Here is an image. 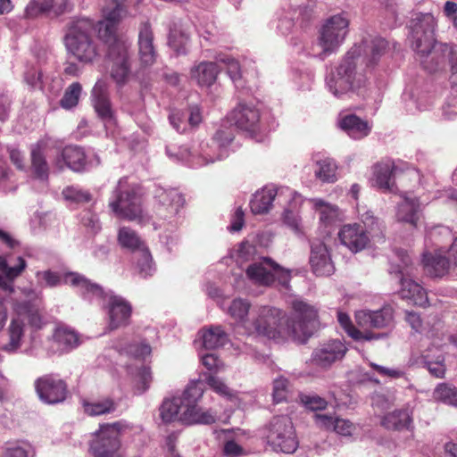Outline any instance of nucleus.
<instances>
[{
  "label": "nucleus",
  "mask_w": 457,
  "mask_h": 457,
  "mask_svg": "<svg viewBox=\"0 0 457 457\" xmlns=\"http://www.w3.org/2000/svg\"><path fill=\"white\" fill-rule=\"evenodd\" d=\"M54 339L63 351L71 350L81 343L79 335L74 329L66 326L56 328L54 333Z\"/></svg>",
  "instance_id": "obj_39"
},
{
  "label": "nucleus",
  "mask_w": 457,
  "mask_h": 457,
  "mask_svg": "<svg viewBox=\"0 0 457 457\" xmlns=\"http://www.w3.org/2000/svg\"><path fill=\"white\" fill-rule=\"evenodd\" d=\"M54 9L56 14L63 13L71 9L68 0H30L25 8L24 17L35 19Z\"/></svg>",
  "instance_id": "obj_25"
},
{
  "label": "nucleus",
  "mask_w": 457,
  "mask_h": 457,
  "mask_svg": "<svg viewBox=\"0 0 457 457\" xmlns=\"http://www.w3.org/2000/svg\"><path fill=\"white\" fill-rule=\"evenodd\" d=\"M397 167L392 160H383L372 166L374 186L383 193L397 194Z\"/></svg>",
  "instance_id": "obj_18"
},
{
  "label": "nucleus",
  "mask_w": 457,
  "mask_h": 457,
  "mask_svg": "<svg viewBox=\"0 0 457 457\" xmlns=\"http://www.w3.org/2000/svg\"><path fill=\"white\" fill-rule=\"evenodd\" d=\"M395 182L398 186L397 194L403 200H411L410 195L412 194L420 183V173L414 167H397V174H395Z\"/></svg>",
  "instance_id": "obj_21"
},
{
  "label": "nucleus",
  "mask_w": 457,
  "mask_h": 457,
  "mask_svg": "<svg viewBox=\"0 0 457 457\" xmlns=\"http://www.w3.org/2000/svg\"><path fill=\"white\" fill-rule=\"evenodd\" d=\"M350 21L347 12H342L328 18L320 29L318 44L324 55L335 52L344 42Z\"/></svg>",
  "instance_id": "obj_9"
},
{
  "label": "nucleus",
  "mask_w": 457,
  "mask_h": 457,
  "mask_svg": "<svg viewBox=\"0 0 457 457\" xmlns=\"http://www.w3.org/2000/svg\"><path fill=\"white\" fill-rule=\"evenodd\" d=\"M138 54L141 64L150 66L157 58L154 46V33L148 21L142 22L138 32Z\"/></svg>",
  "instance_id": "obj_20"
},
{
  "label": "nucleus",
  "mask_w": 457,
  "mask_h": 457,
  "mask_svg": "<svg viewBox=\"0 0 457 457\" xmlns=\"http://www.w3.org/2000/svg\"><path fill=\"white\" fill-rule=\"evenodd\" d=\"M288 391V381L285 378H278L273 382V398L276 403H280L287 399Z\"/></svg>",
  "instance_id": "obj_55"
},
{
  "label": "nucleus",
  "mask_w": 457,
  "mask_h": 457,
  "mask_svg": "<svg viewBox=\"0 0 457 457\" xmlns=\"http://www.w3.org/2000/svg\"><path fill=\"white\" fill-rule=\"evenodd\" d=\"M82 87L79 82L71 83L65 90L63 96L60 100L62 108L70 110L78 105Z\"/></svg>",
  "instance_id": "obj_48"
},
{
  "label": "nucleus",
  "mask_w": 457,
  "mask_h": 457,
  "mask_svg": "<svg viewBox=\"0 0 457 457\" xmlns=\"http://www.w3.org/2000/svg\"><path fill=\"white\" fill-rule=\"evenodd\" d=\"M267 440L275 451L285 453H293L298 446L293 424L287 416H277L271 420Z\"/></svg>",
  "instance_id": "obj_10"
},
{
  "label": "nucleus",
  "mask_w": 457,
  "mask_h": 457,
  "mask_svg": "<svg viewBox=\"0 0 457 457\" xmlns=\"http://www.w3.org/2000/svg\"><path fill=\"white\" fill-rule=\"evenodd\" d=\"M421 215V210L418 202H400L396 207V219L399 222H404L417 226V221Z\"/></svg>",
  "instance_id": "obj_38"
},
{
  "label": "nucleus",
  "mask_w": 457,
  "mask_h": 457,
  "mask_svg": "<svg viewBox=\"0 0 457 457\" xmlns=\"http://www.w3.org/2000/svg\"><path fill=\"white\" fill-rule=\"evenodd\" d=\"M256 249L253 244L242 242L237 249V261L239 263L256 262Z\"/></svg>",
  "instance_id": "obj_53"
},
{
  "label": "nucleus",
  "mask_w": 457,
  "mask_h": 457,
  "mask_svg": "<svg viewBox=\"0 0 457 457\" xmlns=\"http://www.w3.org/2000/svg\"><path fill=\"white\" fill-rule=\"evenodd\" d=\"M339 125L353 139H361L367 137L371 130L369 122L355 114L345 115L340 120Z\"/></svg>",
  "instance_id": "obj_33"
},
{
  "label": "nucleus",
  "mask_w": 457,
  "mask_h": 457,
  "mask_svg": "<svg viewBox=\"0 0 457 457\" xmlns=\"http://www.w3.org/2000/svg\"><path fill=\"white\" fill-rule=\"evenodd\" d=\"M204 395L201 382H195L184 390L182 423L187 425H211L216 422L217 415L212 409H204L198 403Z\"/></svg>",
  "instance_id": "obj_7"
},
{
  "label": "nucleus",
  "mask_w": 457,
  "mask_h": 457,
  "mask_svg": "<svg viewBox=\"0 0 457 457\" xmlns=\"http://www.w3.org/2000/svg\"><path fill=\"white\" fill-rule=\"evenodd\" d=\"M343 245L353 252L362 250L369 242V237L363 227L359 224L345 225L338 233Z\"/></svg>",
  "instance_id": "obj_24"
},
{
  "label": "nucleus",
  "mask_w": 457,
  "mask_h": 457,
  "mask_svg": "<svg viewBox=\"0 0 457 457\" xmlns=\"http://www.w3.org/2000/svg\"><path fill=\"white\" fill-rule=\"evenodd\" d=\"M318 170H315L316 177L326 183H334L337 181V166L334 160L326 158L317 162Z\"/></svg>",
  "instance_id": "obj_44"
},
{
  "label": "nucleus",
  "mask_w": 457,
  "mask_h": 457,
  "mask_svg": "<svg viewBox=\"0 0 457 457\" xmlns=\"http://www.w3.org/2000/svg\"><path fill=\"white\" fill-rule=\"evenodd\" d=\"M446 58L451 68L452 82L457 84V45L447 43L436 44L428 57L421 60V64L427 71L434 73L445 69Z\"/></svg>",
  "instance_id": "obj_12"
},
{
  "label": "nucleus",
  "mask_w": 457,
  "mask_h": 457,
  "mask_svg": "<svg viewBox=\"0 0 457 457\" xmlns=\"http://www.w3.org/2000/svg\"><path fill=\"white\" fill-rule=\"evenodd\" d=\"M152 382V373L150 370V368L148 367H142L137 374L136 378V392L137 394H143L145 393L150 386V384Z\"/></svg>",
  "instance_id": "obj_54"
},
{
  "label": "nucleus",
  "mask_w": 457,
  "mask_h": 457,
  "mask_svg": "<svg viewBox=\"0 0 457 457\" xmlns=\"http://www.w3.org/2000/svg\"><path fill=\"white\" fill-rule=\"evenodd\" d=\"M121 422L102 424L95 433L90 451L95 457H123L120 436Z\"/></svg>",
  "instance_id": "obj_8"
},
{
  "label": "nucleus",
  "mask_w": 457,
  "mask_h": 457,
  "mask_svg": "<svg viewBox=\"0 0 457 457\" xmlns=\"http://www.w3.org/2000/svg\"><path fill=\"white\" fill-rule=\"evenodd\" d=\"M60 160H62L66 166L74 171L83 170L87 164L84 150L77 145L65 146L61 153L60 159L57 160V164Z\"/></svg>",
  "instance_id": "obj_37"
},
{
  "label": "nucleus",
  "mask_w": 457,
  "mask_h": 457,
  "mask_svg": "<svg viewBox=\"0 0 457 457\" xmlns=\"http://www.w3.org/2000/svg\"><path fill=\"white\" fill-rule=\"evenodd\" d=\"M310 263L312 271L318 276H328L334 270L327 246L320 241L312 244Z\"/></svg>",
  "instance_id": "obj_22"
},
{
  "label": "nucleus",
  "mask_w": 457,
  "mask_h": 457,
  "mask_svg": "<svg viewBox=\"0 0 457 457\" xmlns=\"http://www.w3.org/2000/svg\"><path fill=\"white\" fill-rule=\"evenodd\" d=\"M206 383L210 386L211 388H212L214 392L222 396L229 397L232 395V391L229 389V387L215 376L209 375L206 378Z\"/></svg>",
  "instance_id": "obj_57"
},
{
  "label": "nucleus",
  "mask_w": 457,
  "mask_h": 457,
  "mask_svg": "<svg viewBox=\"0 0 457 457\" xmlns=\"http://www.w3.org/2000/svg\"><path fill=\"white\" fill-rule=\"evenodd\" d=\"M316 424L326 430H334L337 417L328 414H315Z\"/></svg>",
  "instance_id": "obj_63"
},
{
  "label": "nucleus",
  "mask_w": 457,
  "mask_h": 457,
  "mask_svg": "<svg viewBox=\"0 0 457 457\" xmlns=\"http://www.w3.org/2000/svg\"><path fill=\"white\" fill-rule=\"evenodd\" d=\"M255 196L257 200H275V197L288 198L295 200L298 196L297 193L287 187H277L275 184H267L260 190H257Z\"/></svg>",
  "instance_id": "obj_40"
},
{
  "label": "nucleus",
  "mask_w": 457,
  "mask_h": 457,
  "mask_svg": "<svg viewBox=\"0 0 457 457\" xmlns=\"http://www.w3.org/2000/svg\"><path fill=\"white\" fill-rule=\"evenodd\" d=\"M348 348L339 339H332L317 346L312 353L311 361L313 365L328 369L333 363L343 360Z\"/></svg>",
  "instance_id": "obj_14"
},
{
  "label": "nucleus",
  "mask_w": 457,
  "mask_h": 457,
  "mask_svg": "<svg viewBox=\"0 0 457 457\" xmlns=\"http://www.w3.org/2000/svg\"><path fill=\"white\" fill-rule=\"evenodd\" d=\"M355 430V426L348 420L337 418L334 430L339 435L348 436H351Z\"/></svg>",
  "instance_id": "obj_62"
},
{
  "label": "nucleus",
  "mask_w": 457,
  "mask_h": 457,
  "mask_svg": "<svg viewBox=\"0 0 457 457\" xmlns=\"http://www.w3.org/2000/svg\"><path fill=\"white\" fill-rule=\"evenodd\" d=\"M188 41V38L183 33L177 31H171L169 36V45L178 54L185 53V46Z\"/></svg>",
  "instance_id": "obj_58"
},
{
  "label": "nucleus",
  "mask_w": 457,
  "mask_h": 457,
  "mask_svg": "<svg viewBox=\"0 0 457 457\" xmlns=\"http://www.w3.org/2000/svg\"><path fill=\"white\" fill-rule=\"evenodd\" d=\"M64 200H90L91 195L78 187L69 186L62 190Z\"/></svg>",
  "instance_id": "obj_56"
},
{
  "label": "nucleus",
  "mask_w": 457,
  "mask_h": 457,
  "mask_svg": "<svg viewBox=\"0 0 457 457\" xmlns=\"http://www.w3.org/2000/svg\"><path fill=\"white\" fill-rule=\"evenodd\" d=\"M109 207L118 218L138 223H145L149 220L137 202H111Z\"/></svg>",
  "instance_id": "obj_26"
},
{
  "label": "nucleus",
  "mask_w": 457,
  "mask_h": 457,
  "mask_svg": "<svg viewBox=\"0 0 457 457\" xmlns=\"http://www.w3.org/2000/svg\"><path fill=\"white\" fill-rule=\"evenodd\" d=\"M203 365L211 371L219 372L223 370V363L213 353L202 356Z\"/></svg>",
  "instance_id": "obj_61"
},
{
  "label": "nucleus",
  "mask_w": 457,
  "mask_h": 457,
  "mask_svg": "<svg viewBox=\"0 0 457 457\" xmlns=\"http://www.w3.org/2000/svg\"><path fill=\"white\" fill-rule=\"evenodd\" d=\"M228 119L237 128L251 136L260 130V112L253 105L239 104L232 110Z\"/></svg>",
  "instance_id": "obj_17"
},
{
  "label": "nucleus",
  "mask_w": 457,
  "mask_h": 457,
  "mask_svg": "<svg viewBox=\"0 0 457 457\" xmlns=\"http://www.w3.org/2000/svg\"><path fill=\"white\" fill-rule=\"evenodd\" d=\"M315 211L319 212L320 221L325 224H330L340 218L339 209L328 202H316Z\"/></svg>",
  "instance_id": "obj_47"
},
{
  "label": "nucleus",
  "mask_w": 457,
  "mask_h": 457,
  "mask_svg": "<svg viewBox=\"0 0 457 457\" xmlns=\"http://www.w3.org/2000/svg\"><path fill=\"white\" fill-rule=\"evenodd\" d=\"M108 55L112 62V78L119 84L124 83L130 70L128 46L120 45L113 54Z\"/></svg>",
  "instance_id": "obj_27"
},
{
  "label": "nucleus",
  "mask_w": 457,
  "mask_h": 457,
  "mask_svg": "<svg viewBox=\"0 0 457 457\" xmlns=\"http://www.w3.org/2000/svg\"><path fill=\"white\" fill-rule=\"evenodd\" d=\"M151 352V346L145 342L140 344H132L128 347V353L138 359L145 358L150 355Z\"/></svg>",
  "instance_id": "obj_59"
},
{
  "label": "nucleus",
  "mask_w": 457,
  "mask_h": 457,
  "mask_svg": "<svg viewBox=\"0 0 457 457\" xmlns=\"http://www.w3.org/2000/svg\"><path fill=\"white\" fill-rule=\"evenodd\" d=\"M219 72L216 62H202L191 69L190 76L199 86L210 87L216 81Z\"/></svg>",
  "instance_id": "obj_35"
},
{
  "label": "nucleus",
  "mask_w": 457,
  "mask_h": 457,
  "mask_svg": "<svg viewBox=\"0 0 457 457\" xmlns=\"http://www.w3.org/2000/svg\"><path fill=\"white\" fill-rule=\"evenodd\" d=\"M44 150L45 147L40 143L32 147L30 153V170L34 179L47 181L50 170Z\"/></svg>",
  "instance_id": "obj_32"
},
{
  "label": "nucleus",
  "mask_w": 457,
  "mask_h": 457,
  "mask_svg": "<svg viewBox=\"0 0 457 457\" xmlns=\"http://www.w3.org/2000/svg\"><path fill=\"white\" fill-rule=\"evenodd\" d=\"M114 194L115 200H136L143 196V188L139 184L129 181L128 178H122L119 180Z\"/></svg>",
  "instance_id": "obj_42"
},
{
  "label": "nucleus",
  "mask_w": 457,
  "mask_h": 457,
  "mask_svg": "<svg viewBox=\"0 0 457 457\" xmlns=\"http://www.w3.org/2000/svg\"><path fill=\"white\" fill-rule=\"evenodd\" d=\"M450 260L448 251L442 249L436 250L434 253H425L423 254V265L426 272L430 277L440 278L445 276L450 267Z\"/></svg>",
  "instance_id": "obj_23"
},
{
  "label": "nucleus",
  "mask_w": 457,
  "mask_h": 457,
  "mask_svg": "<svg viewBox=\"0 0 457 457\" xmlns=\"http://www.w3.org/2000/svg\"><path fill=\"white\" fill-rule=\"evenodd\" d=\"M395 311L391 305H384L377 311L361 310L355 312V321L360 327L378 329L394 326Z\"/></svg>",
  "instance_id": "obj_16"
},
{
  "label": "nucleus",
  "mask_w": 457,
  "mask_h": 457,
  "mask_svg": "<svg viewBox=\"0 0 457 457\" xmlns=\"http://www.w3.org/2000/svg\"><path fill=\"white\" fill-rule=\"evenodd\" d=\"M291 306L292 318L280 309L262 306L252 326L245 328L249 334L256 333L277 341L291 339L305 343L313 333L317 310L301 299L292 301Z\"/></svg>",
  "instance_id": "obj_1"
},
{
  "label": "nucleus",
  "mask_w": 457,
  "mask_h": 457,
  "mask_svg": "<svg viewBox=\"0 0 457 457\" xmlns=\"http://www.w3.org/2000/svg\"><path fill=\"white\" fill-rule=\"evenodd\" d=\"M436 22L431 13H416L410 21L412 48L420 61L428 57L436 44L435 29Z\"/></svg>",
  "instance_id": "obj_6"
},
{
  "label": "nucleus",
  "mask_w": 457,
  "mask_h": 457,
  "mask_svg": "<svg viewBox=\"0 0 457 457\" xmlns=\"http://www.w3.org/2000/svg\"><path fill=\"white\" fill-rule=\"evenodd\" d=\"M251 304L246 299H234L228 307V313L238 322L245 321Z\"/></svg>",
  "instance_id": "obj_49"
},
{
  "label": "nucleus",
  "mask_w": 457,
  "mask_h": 457,
  "mask_svg": "<svg viewBox=\"0 0 457 457\" xmlns=\"http://www.w3.org/2000/svg\"><path fill=\"white\" fill-rule=\"evenodd\" d=\"M22 294L26 300H16L12 305L14 316L8 327L9 342L3 346L7 353H14L21 346L25 320L34 329H40L44 324L39 295L31 288L22 289Z\"/></svg>",
  "instance_id": "obj_3"
},
{
  "label": "nucleus",
  "mask_w": 457,
  "mask_h": 457,
  "mask_svg": "<svg viewBox=\"0 0 457 457\" xmlns=\"http://www.w3.org/2000/svg\"><path fill=\"white\" fill-rule=\"evenodd\" d=\"M300 401L304 407L311 411H322L328 406V401L318 395H301Z\"/></svg>",
  "instance_id": "obj_52"
},
{
  "label": "nucleus",
  "mask_w": 457,
  "mask_h": 457,
  "mask_svg": "<svg viewBox=\"0 0 457 457\" xmlns=\"http://www.w3.org/2000/svg\"><path fill=\"white\" fill-rule=\"evenodd\" d=\"M433 397L436 401L457 407V388L446 384H441L436 387Z\"/></svg>",
  "instance_id": "obj_50"
},
{
  "label": "nucleus",
  "mask_w": 457,
  "mask_h": 457,
  "mask_svg": "<svg viewBox=\"0 0 457 457\" xmlns=\"http://www.w3.org/2000/svg\"><path fill=\"white\" fill-rule=\"evenodd\" d=\"M37 278H42L46 286L50 287H57L62 283L71 285L77 287L84 296L89 295L91 293L97 295H103V288L98 284L91 282L83 275L77 272L59 273L48 270L38 271Z\"/></svg>",
  "instance_id": "obj_11"
},
{
  "label": "nucleus",
  "mask_w": 457,
  "mask_h": 457,
  "mask_svg": "<svg viewBox=\"0 0 457 457\" xmlns=\"http://www.w3.org/2000/svg\"><path fill=\"white\" fill-rule=\"evenodd\" d=\"M92 96L97 115L104 121L112 120L113 111L105 87L97 83L93 88Z\"/></svg>",
  "instance_id": "obj_34"
},
{
  "label": "nucleus",
  "mask_w": 457,
  "mask_h": 457,
  "mask_svg": "<svg viewBox=\"0 0 457 457\" xmlns=\"http://www.w3.org/2000/svg\"><path fill=\"white\" fill-rule=\"evenodd\" d=\"M86 298H97L103 300V304L108 309L109 324L111 330L117 329L129 324L131 315L130 304L121 296L115 295L112 292H104L102 295L89 294Z\"/></svg>",
  "instance_id": "obj_13"
},
{
  "label": "nucleus",
  "mask_w": 457,
  "mask_h": 457,
  "mask_svg": "<svg viewBox=\"0 0 457 457\" xmlns=\"http://www.w3.org/2000/svg\"><path fill=\"white\" fill-rule=\"evenodd\" d=\"M118 240L122 247L129 248L136 252L142 249V247H145L136 231L127 227L120 228Z\"/></svg>",
  "instance_id": "obj_46"
},
{
  "label": "nucleus",
  "mask_w": 457,
  "mask_h": 457,
  "mask_svg": "<svg viewBox=\"0 0 457 457\" xmlns=\"http://www.w3.org/2000/svg\"><path fill=\"white\" fill-rule=\"evenodd\" d=\"M118 27L104 19L96 24L98 37L108 46V54H113L120 45L127 46L118 36Z\"/></svg>",
  "instance_id": "obj_31"
},
{
  "label": "nucleus",
  "mask_w": 457,
  "mask_h": 457,
  "mask_svg": "<svg viewBox=\"0 0 457 457\" xmlns=\"http://www.w3.org/2000/svg\"><path fill=\"white\" fill-rule=\"evenodd\" d=\"M389 49V42L380 37H367L354 44L328 79L329 90L338 96L361 88L365 84L366 77L356 71L359 61L361 60L367 66H374Z\"/></svg>",
  "instance_id": "obj_2"
},
{
  "label": "nucleus",
  "mask_w": 457,
  "mask_h": 457,
  "mask_svg": "<svg viewBox=\"0 0 457 457\" xmlns=\"http://www.w3.org/2000/svg\"><path fill=\"white\" fill-rule=\"evenodd\" d=\"M397 263L393 264L390 273L400 276L401 288L399 294L402 298L407 299L416 305L426 307L428 303L427 291L410 277L414 274L412 262L407 252L399 250L396 252Z\"/></svg>",
  "instance_id": "obj_5"
},
{
  "label": "nucleus",
  "mask_w": 457,
  "mask_h": 457,
  "mask_svg": "<svg viewBox=\"0 0 457 457\" xmlns=\"http://www.w3.org/2000/svg\"><path fill=\"white\" fill-rule=\"evenodd\" d=\"M3 457H28V451L19 445H12L5 448Z\"/></svg>",
  "instance_id": "obj_64"
},
{
  "label": "nucleus",
  "mask_w": 457,
  "mask_h": 457,
  "mask_svg": "<svg viewBox=\"0 0 457 457\" xmlns=\"http://www.w3.org/2000/svg\"><path fill=\"white\" fill-rule=\"evenodd\" d=\"M27 264L22 257L17 258V264L10 267L7 262L6 257L0 255V287L9 293L13 292V280L18 278L25 270Z\"/></svg>",
  "instance_id": "obj_28"
},
{
  "label": "nucleus",
  "mask_w": 457,
  "mask_h": 457,
  "mask_svg": "<svg viewBox=\"0 0 457 457\" xmlns=\"http://www.w3.org/2000/svg\"><path fill=\"white\" fill-rule=\"evenodd\" d=\"M274 262L270 258L262 257L247 266L245 275L252 283L268 287L274 282Z\"/></svg>",
  "instance_id": "obj_19"
},
{
  "label": "nucleus",
  "mask_w": 457,
  "mask_h": 457,
  "mask_svg": "<svg viewBox=\"0 0 457 457\" xmlns=\"http://www.w3.org/2000/svg\"><path fill=\"white\" fill-rule=\"evenodd\" d=\"M274 266V281L277 279L282 287L287 288L291 280V270L284 269L275 262Z\"/></svg>",
  "instance_id": "obj_60"
},
{
  "label": "nucleus",
  "mask_w": 457,
  "mask_h": 457,
  "mask_svg": "<svg viewBox=\"0 0 457 457\" xmlns=\"http://www.w3.org/2000/svg\"><path fill=\"white\" fill-rule=\"evenodd\" d=\"M203 345L206 349H215L223 346L228 342V335L220 326L210 327L200 332Z\"/></svg>",
  "instance_id": "obj_41"
},
{
  "label": "nucleus",
  "mask_w": 457,
  "mask_h": 457,
  "mask_svg": "<svg viewBox=\"0 0 457 457\" xmlns=\"http://www.w3.org/2000/svg\"><path fill=\"white\" fill-rule=\"evenodd\" d=\"M82 404L84 411L90 416L104 415L115 410L114 402L109 398L95 402L84 400Z\"/></svg>",
  "instance_id": "obj_45"
},
{
  "label": "nucleus",
  "mask_w": 457,
  "mask_h": 457,
  "mask_svg": "<svg viewBox=\"0 0 457 457\" xmlns=\"http://www.w3.org/2000/svg\"><path fill=\"white\" fill-rule=\"evenodd\" d=\"M184 392L181 395L166 398L159 407V416L163 423L179 421L182 423Z\"/></svg>",
  "instance_id": "obj_30"
},
{
  "label": "nucleus",
  "mask_w": 457,
  "mask_h": 457,
  "mask_svg": "<svg viewBox=\"0 0 457 457\" xmlns=\"http://www.w3.org/2000/svg\"><path fill=\"white\" fill-rule=\"evenodd\" d=\"M134 259L136 260L137 270L141 277L146 278L152 276L155 268L151 253L146 247H142V249L135 252Z\"/></svg>",
  "instance_id": "obj_43"
},
{
  "label": "nucleus",
  "mask_w": 457,
  "mask_h": 457,
  "mask_svg": "<svg viewBox=\"0 0 457 457\" xmlns=\"http://www.w3.org/2000/svg\"><path fill=\"white\" fill-rule=\"evenodd\" d=\"M337 320L348 336L356 341L379 340L387 337V333H374L371 331L362 332L359 330L352 324L350 317L346 313L341 312H338L337 313Z\"/></svg>",
  "instance_id": "obj_36"
},
{
  "label": "nucleus",
  "mask_w": 457,
  "mask_h": 457,
  "mask_svg": "<svg viewBox=\"0 0 457 457\" xmlns=\"http://www.w3.org/2000/svg\"><path fill=\"white\" fill-rule=\"evenodd\" d=\"M39 399L48 404H55L65 400L67 386L65 382L53 375L37 378L35 382Z\"/></svg>",
  "instance_id": "obj_15"
},
{
  "label": "nucleus",
  "mask_w": 457,
  "mask_h": 457,
  "mask_svg": "<svg viewBox=\"0 0 457 457\" xmlns=\"http://www.w3.org/2000/svg\"><path fill=\"white\" fill-rule=\"evenodd\" d=\"M381 425L391 430L410 429L412 427V409L406 405L386 414L381 420Z\"/></svg>",
  "instance_id": "obj_29"
},
{
  "label": "nucleus",
  "mask_w": 457,
  "mask_h": 457,
  "mask_svg": "<svg viewBox=\"0 0 457 457\" xmlns=\"http://www.w3.org/2000/svg\"><path fill=\"white\" fill-rule=\"evenodd\" d=\"M128 6L112 5L107 4L103 8L104 20L113 24L120 25V21L128 15Z\"/></svg>",
  "instance_id": "obj_51"
},
{
  "label": "nucleus",
  "mask_w": 457,
  "mask_h": 457,
  "mask_svg": "<svg viewBox=\"0 0 457 457\" xmlns=\"http://www.w3.org/2000/svg\"><path fill=\"white\" fill-rule=\"evenodd\" d=\"M95 24L87 18L72 21L64 37L65 46L78 61L89 63L99 55L93 38Z\"/></svg>",
  "instance_id": "obj_4"
}]
</instances>
